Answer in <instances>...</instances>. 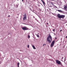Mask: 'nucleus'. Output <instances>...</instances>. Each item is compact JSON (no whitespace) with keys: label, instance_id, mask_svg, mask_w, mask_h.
<instances>
[{"label":"nucleus","instance_id":"obj_9","mask_svg":"<svg viewBox=\"0 0 67 67\" xmlns=\"http://www.w3.org/2000/svg\"><path fill=\"white\" fill-rule=\"evenodd\" d=\"M20 65V63L19 62H18L17 63V66L18 67H19V65Z\"/></svg>","mask_w":67,"mask_h":67},{"label":"nucleus","instance_id":"obj_25","mask_svg":"<svg viewBox=\"0 0 67 67\" xmlns=\"http://www.w3.org/2000/svg\"><path fill=\"white\" fill-rule=\"evenodd\" d=\"M54 0H51L52 1H54Z\"/></svg>","mask_w":67,"mask_h":67},{"label":"nucleus","instance_id":"obj_19","mask_svg":"<svg viewBox=\"0 0 67 67\" xmlns=\"http://www.w3.org/2000/svg\"><path fill=\"white\" fill-rule=\"evenodd\" d=\"M44 45H46V44H43V46H44Z\"/></svg>","mask_w":67,"mask_h":67},{"label":"nucleus","instance_id":"obj_13","mask_svg":"<svg viewBox=\"0 0 67 67\" xmlns=\"http://www.w3.org/2000/svg\"><path fill=\"white\" fill-rule=\"evenodd\" d=\"M24 17H26V14H25L24 15Z\"/></svg>","mask_w":67,"mask_h":67},{"label":"nucleus","instance_id":"obj_11","mask_svg":"<svg viewBox=\"0 0 67 67\" xmlns=\"http://www.w3.org/2000/svg\"><path fill=\"white\" fill-rule=\"evenodd\" d=\"M26 17H24L23 19L24 21V20H26Z\"/></svg>","mask_w":67,"mask_h":67},{"label":"nucleus","instance_id":"obj_21","mask_svg":"<svg viewBox=\"0 0 67 67\" xmlns=\"http://www.w3.org/2000/svg\"><path fill=\"white\" fill-rule=\"evenodd\" d=\"M62 31V30H60V32H61Z\"/></svg>","mask_w":67,"mask_h":67},{"label":"nucleus","instance_id":"obj_8","mask_svg":"<svg viewBox=\"0 0 67 67\" xmlns=\"http://www.w3.org/2000/svg\"><path fill=\"white\" fill-rule=\"evenodd\" d=\"M58 12H63V11L60 10H58Z\"/></svg>","mask_w":67,"mask_h":67},{"label":"nucleus","instance_id":"obj_10","mask_svg":"<svg viewBox=\"0 0 67 67\" xmlns=\"http://www.w3.org/2000/svg\"><path fill=\"white\" fill-rule=\"evenodd\" d=\"M64 9H65V10H66L67 9V7L66 6H65V7H64Z\"/></svg>","mask_w":67,"mask_h":67},{"label":"nucleus","instance_id":"obj_3","mask_svg":"<svg viewBox=\"0 0 67 67\" xmlns=\"http://www.w3.org/2000/svg\"><path fill=\"white\" fill-rule=\"evenodd\" d=\"M22 29L24 31H25L26 30H29V29L26 26H24L22 28Z\"/></svg>","mask_w":67,"mask_h":67},{"label":"nucleus","instance_id":"obj_16","mask_svg":"<svg viewBox=\"0 0 67 67\" xmlns=\"http://www.w3.org/2000/svg\"><path fill=\"white\" fill-rule=\"evenodd\" d=\"M37 36L38 37H39V35H37Z\"/></svg>","mask_w":67,"mask_h":67},{"label":"nucleus","instance_id":"obj_12","mask_svg":"<svg viewBox=\"0 0 67 67\" xmlns=\"http://www.w3.org/2000/svg\"><path fill=\"white\" fill-rule=\"evenodd\" d=\"M41 0L42 1V3H43V4L44 5V4H45V2H44L42 0Z\"/></svg>","mask_w":67,"mask_h":67},{"label":"nucleus","instance_id":"obj_26","mask_svg":"<svg viewBox=\"0 0 67 67\" xmlns=\"http://www.w3.org/2000/svg\"><path fill=\"white\" fill-rule=\"evenodd\" d=\"M56 38H55V39H56Z\"/></svg>","mask_w":67,"mask_h":67},{"label":"nucleus","instance_id":"obj_2","mask_svg":"<svg viewBox=\"0 0 67 67\" xmlns=\"http://www.w3.org/2000/svg\"><path fill=\"white\" fill-rule=\"evenodd\" d=\"M57 16L58 18H59V19H64V18H65V15H60V14H58L57 15Z\"/></svg>","mask_w":67,"mask_h":67},{"label":"nucleus","instance_id":"obj_14","mask_svg":"<svg viewBox=\"0 0 67 67\" xmlns=\"http://www.w3.org/2000/svg\"><path fill=\"white\" fill-rule=\"evenodd\" d=\"M28 38H30V36L29 35L28 36Z\"/></svg>","mask_w":67,"mask_h":67},{"label":"nucleus","instance_id":"obj_22","mask_svg":"<svg viewBox=\"0 0 67 67\" xmlns=\"http://www.w3.org/2000/svg\"><path fill=\"white\" fill-rule=\"evenodd\" d=\"M22 1L23 2L24 1V0H22Z\"/></svg>","mask_w":67,"mask_h":67},{"label":"nucleus","instance_id":"obj_23","mask_svg":"<svg viewBox=\"0 0 67 67\" xmlns=\"http://www.w3.org/2000/svg\"><path fill=\"white\" fill-rule=\"evenodd\" d=\"M65 38H67V36L65 37Z\"/></svg>","mask_w":67,"mask_h":67},{"label":"nucleus","instance_id":"obj_17","mask_svg":"<svg viewBox=\"0 0 67 67\" xmlns=\"http://www.w3.org/2000/svg\"><path fill=\"white\" fill-rule=\"evenodd\" d=\"M55 31V30L54 29H53V31Z\"/></svg>","mask_w":67,"mask_h":67},{"label":"nucleus","instance_id":"obj_20","mask_svg":"<svg viewBox=\"0 0 67 67\" xmlns=\"http://www.w3.org/2000/svg\"><path fill=\"white\" fill-rule=\"evenodd\" d=\"M63 58H64V57H62V59H63Z\"/></svg>","mask_w":67,"mask_h":67},{"label":"nucleus","instance_id":"obj_18","mask_svg":"<svg viewBox=\"0 0 67 67\" xmlns=\"http://www.w3.org/2000/svg\"><path fill=\"white\" fill-rule=\"evenodd\" d=\"M8 17H9L10 16V15H8Z\"/></svg>","mask_w":67,"mask_h":67},{"label":"nucleus","instance_id":"obj_5","mask_svg":"<svg viewBox=\"0 0 67 67\" xmlns=\"http://www.w3.org/2000/svg\"><path fill=\"white\" fill-rule=\"evenodd\" d=\"M56 63L58 65H61V62L57 60H56Z\"/></svg>","mask_w":67,"mask_h":67},{"label":"nucleus","instance_id":"obj_15","mask_svg":"<svg viewBox=\"0 0 67 67\" xmlns=\"http://www.w3.org/2000/svg\"><path fill=\"white\" fill-rule=\"evenodd\" d=\"M29 45H27V47H28V48H29Z\"/></svg>","mask_w":67,"mask_h":67},{"label":"nucleus","instance_id":"obj_1","mask_svg":"<svg viewBox=\"0 0 67 67\" xmlns=\"http://www.w3.org/2000/svg\"><path fill=\"white\" fill-rule=\"evenodd\" d=\"M47 41H48L49 43H51V42L52 41V37L50 35L48 37L47 39Z\"/></svg>","mask_w":67,"mask_h":67},{"label":"nucleus","instance_id":"obj_6","mask_svg":"<svg viewBox=\"0 0 67 67\" xmlns=\"http://www.w3.org/2000/svg\"><path fill=\"white\" fill-rule=\"evenodd\" d=\"M50 3H51V4H52V5H53V6H54V7H55V8H57V7L55 6V5L54 4H53V2H50Z\"/></svg>","mask_w":67,"mask_h":67},{"label":"nucleus","instance_id":"obj_4","mask_svg":"<svg viewBox=\"0 0 67 67\" xmlns=\"http://www.w3.org/2000/svg\"><path fill=\"white\" fill-rule=\"evenodd\" d=\"M54 44H55V41H53L52 42V43L51 44V47H53V46H54Z\"/></svg>","mask_w":67,"mask_h":67},{"label":"nucleus","instance_id":"obj_7","mask_svg":"<svg viewBox=\"0 0 67 67\" xmlns=\"http://www.w3.org/2000/svg\"><path fill=\"white\" fill-rule=\"evenodd\" d=\"M32 46L34 49H36V48H35V46H34V45Z\"/></svg>","mask_w":67,"mask_h":67},{"label":"nucleus","instance_id":"obj_24","mask_svg":"<svg viewBox=\"0 0 67 67\" xmlns=\"http://www.w3.org/2000/svg\"><path fill=\"white\" fill-rule=\"evenodd\" d=\"M47 24L48 25V23H47Z\"/></svg>","mask_w":67,"mask_h":67}]
</instances>
